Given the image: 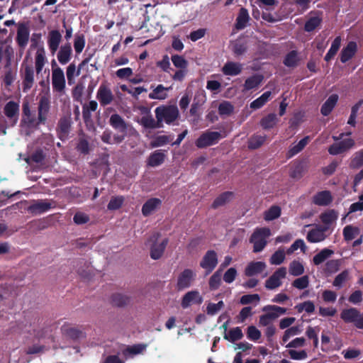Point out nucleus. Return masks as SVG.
Wrapping results in <instances>:
<instances>
[{
	"instance_id": "nucleus-27",
	"label": "nucleus",
	"mask_w": 363,
	"mask_h": 363,
	"mask_svg": "<svg viewBox=\"0 0 363 363\" xmlns=\"http://www.w3.org/2000/svg\"><path fill=\"white\" fill-rule=\"evenodd\" d=\"M51 208V203L50 202L38 200L35 201L28 208V211L32 214H40L45 213Z\"/></svg>"
},
{
	"instance_id": "nucleus-8",
	"label": "nucleus",
	"mask_w": 363,
	"mask_h": 363,
	"mask_svg": "<svg viewBox=\"0 0 363 363\" xmlns=\"http://www.w3.org/2000/svg\"><path fill=\"white\" fill-rule=\"evenodd\" d=\"M218 264V255L213 250H208L200 262V267L205 269L206 274L211 273Z\"/></svg>"
},
{
	"instance_id": "nucleus-33",
	"label": "nucleus",
	"mask_w": 363,
	"mask_h": 363,
	"mask_svg": "<svg viewBox=\"0 0 363 363\" xmlns=\"http://www.w3.org/2000/svg\"><path fill=\"white\" fill-rule=\"evenodd\" d=\"M300 60L298 51L291 50L286 55L283 63L287 67L294 68L298 66Z\"/></svg>"
},
{
	"instance_id": "nucleus-42",
	"label": "nucleus",
	"mask_w": 363,
	"mask_h": 363,
	"mask_svg": "<svg viewBox=\"0 0 363 363\" xmlns=\"http://www.w3.org/2000/svg\"><path fill=\"white\" fill-rule=\"evenodd\" d=\"M310 141V137L306 136L303 138H302L297 145L291 147L288 152L287 156L288 157H294V155L299 153L301 151L303 150V148L307 145L308 142Z\"/></svg>"
},
{
	"instance_id": "nucleus-52",
	"label": "nucleus",
	"mask_w": 363,
	"mask_h": 363,
	"mask_svg": "<svg viewBox=\"0 0 363 363\" xmlns=\"http://www.w3.org/2000/svg\"><path fill=\"white\" fill-rule=\"evenodd\" d=\"M140 124L145 128H161L158 121H155L151 115L144 116L140 119Z\"/></svg>"
},
{
	"instance_id": "nucleus-31",
	"label": "nucleus",
	"mask_w": 363,
	"mask_h": 363,
	"mask_svg": "<svg viewBox=\"0 0 363 363\" xmlns=\"http://www.w3.org/2000/svg\"><path fill=\"white\" fill-rule=\"evenodd\" d=\"M337 101H338V95L337 94H334L330 95L321 106V108H320L321 114L323 115L324 116H328L332 112L334 107L337 104Z\"/></svg>"
},
{
	"instance_id": "nucleus-16",
	"label": "nucleus",
	"mask_w": 363,
	"mask_h": 363,
	"mask_svg": "<svg viewBox=\"0 0 363 363\" xmlns=\"http://www.w3.org/2000/svg\"><path fill=\"white\" fill-rule=\"evenodd\" d=\"M29 36L30 30L28 27L24 23L20 24L17 29L16 41L22 52L28 45Z\"/></svg>"
},
{
	"instance_id": "nucleus-34",
	"label": "nucleus",
	"mask_w": 363,
	"mask_h": 363,
	"mask_svg": "<svg viewBox=\"0 0 363 363\" xmlns=\"http://www.w3.org/2000/svg\"><path fill=\"white\" fill-rule=\"evenodd\" d=\"M264 76L260 74H255L247 78L244 84V89L249 91L257 88L263 81Z\"/></svg>"
},
{
	"instance_id": "nucleus-47",
	"label": "nucleus",
	"mask_w": 363,
	"mask_h": 363,
	"mask_svg": "<svg viewBox=\"0 0 363 363\" xmlns=\"http://www.w3.org/2000/svg\"><path fill=\"white\" fill-rule=\"evenodd\" d=\"M359 229L357 227L352 226L351 225H346L343 228V237L346 242L352 240L357 235L359 234Z\"/></svg>"
},
{
	"instance_id": "nucleus-55",
	"label": "nucleus",
	"mask_w": 363,
	"mask_h": 363,
	"mask_svg": "<svg viewBox=\"0 0 363 363\" xmlns=\"http://www.w3.org/2000/svg\"><path fill=\"white\" fill-rule=\"evenodd\" d=\"M243 337V333L240 327H235L231 329L228 334L225 333L224 339L228 340L231 342H234L237 340L242 339Z\"/></svg>"
},
{
	"instance_id": "nucleus-30",
	"label": "nucleus",
	"mask_w": 363,
	"mask_h": 363,
	"mask_svg": "<svg viewBox=\"0 0 363 363\" xmlns=\"http://www.w3.org/2000/svg\"><path fill=\"white\" fill-rule=\"evenodd\" d=\"M242 69V65L238 62H228L222 68V72L225 75L236 76L241 73Z\"/></svg>"
},
{
	"instance_id": "nucleus-22",
	"label": "nucleus",
	"mask_w": 363,
	"mask_h": 363,
	"mask_svg": "<svg viewBox=\"0 0 363 363\" xmlns=\"http://www.w3.org/2000/svg\"><path fill=\"white\" fill-rule=\"evenodd\" d=\"M203 301L202 296H200L198 291H191L185 294L182 299V307L186 308L191 306L192 303L201 304Z\"/></svg>"
},
{
	"instance_id": "nucleus-49",
	"label": "nucleus",
	"mask_w": 363,
	"mask_h": 363,
	"mask_svg": "<svg viewBox=\"0 0 363 363\" xmlns=\"http://www.w3.org/2000/svg\"><path fill=\"white\" fill-rule=\"evenodd\" d=\"M166 90H169V88L164 87L162 84H159L149 94V98L151 99H165L167 97V94L164 92Z\"/></svg>"
},
{
	"instance_id": "nucleus-17",
	"label": "nucleus",
	"mask_w": 363,
	"mask_h": 363,
	"mask_svg": "<svg viewBox=\"0 0 363 363\" xmlns=\"http://www.w3.org/2000/svg\"><path fill=\"white\" fill-rule=\"evenodd\" d=\"M310 14L314 16H311L304 25V30L308 33L313 32L319 28L323 21L322 13L320 11H311Z\"/></svg>"
},
{
	"instance_id": "nucleus-10",
	"label": "nucleus",
	"mask_w": 363,
	"mask_h": 363,
	"mask_svg": "<svg viewBox=\"0 0 363 363\" xmlns=\"http://www.w3.org/2000/svg\"><path fill=\"white\" fill-rule=\"evenodd\" d=\"M52 86L54 91L62 94L66 86L65 74L60 67L52 69Z\"/></svg>"
},
{
	"instance_id": "nucleus-43",
	"label": "nucleus",
	"mask_w": 363,
	"mask_h": 363,
	"mask_svg": "<svg viewBox=\"0 0 363 363\" xmlns=\"http://www.w3.org/2000/svg\"><path fill=\"white\" fill-rule=\"evenodd\" d=\"M333 254V250L328 248H324L313 257V262L316 266L320 265Z\"/></svg>"
},
{
	"instance_id": "nucleus-35",
	"label": "nucleus",
	"mask_w": 363,
	"mask_h": 363,
	"mask_svg": "<svg viewBox=\"0 0 363 363\" xmlns=\"http://www.w3.org/2000/svg\"><path fill=\"white\" fill-rule=\"evenodd\" d=\"M61 330L63 335L72 340H77L83 335L81 330L77 328L71 327L68 324H64L61 327Z\"/></svg>"
},
{
	"instance_id": "nucleus-60",
	"label": "nucleus",
	"mask_w": 363,
	"mask_h": 363,
	"mask_svg": "<svg viewBox=\"0 0 363 363\" xmlns=\"http://www.w3.org/2000/svg\"><path fill=\"white\" fill-rule=\"evenodd\" d=\"M291 284L294 288L299 290L305 289L309 285V277L308 275L302 276L296 279Z\"/></svg>"
},
{
	"instance_id": "nucleus-2",
	"label": "nucleus",
	"mask_w": 363,
	"mask_h": 363,
	"mask_svg": "<svg viewBox=\"0 0 363 363\" xmlns=\"http://www.w3.org/2000/svg\"><path fill=\"white\" fill-rule=\"evenodd\" d=\"M270 235L269 228H262L256 229L252 234L250 242L253 243V252H259L267 245V238Z\"/></svg>"
},
{
	"instance_id": "nucleus-59",
	"label": "nucleus",
	"mask_w": 363,
	"mask_h": 363,
	"mask_svg": "<svg viewBox=\"0 0 363 363\" xmlns=\"http://www.w3.org/2000/svg\"><path fill=\"white\" fill-rule=\"evenodd\" d=\"M85 37L83 34H77L74 40V48L77 54H80L85 46Z\"/></svg>"
},
{
	"instance_id": "nucleus-23",
	"label": "nucleus",
	"mask_w": 363,
	"mask_h": 363,
	"mask_svg": "<svg viewBox=\"0 0 363 363\" xmlns=\"http://www.w3.org/2000/svg\"><path fill=\"white\" fill-rule=\"evenodd\" d=\"M266 267L267 264L264 262H251L245 267V274L247 277H251L262 272L266 269Z\"/></svg>"
},
{
	"instance_id": "nucleus-1",
	"label": "nucleus",
	"mask_w": 363,
	"mask_h": 363,
	"mask_svg": "<svg viewBox=\"0 0 363 363\" xmlns=\"http://www.w3.org/2000/svg\"><path fill=\"white\" fill-rule=\"evenodd\" d=\"M155 113L161 128L163 127V122L169 125L172 124L179 116V109L174 105L160 106L155 108Z\"/></svg>"
},
{
	"instance_id": "nucleus-9",
	"label": "nucleus",
	"mask_w": 363,
	"mask_h": 363,
	"mask_svg": "<svg viewBox=\"0 0 363 363\" xmlns=\"http://www.w3.org/2000/svg\"><path fill=\"white\" fill-rule=\"evenodd\" d=\"M4 113L6 116V119L10 125H16L19 116V105L18 103L10 101L6 104L4 108Z\"/></svg>"
},
{
	"instance_id": "nucleus-4",
	"label": "nucleus",
	"mask_w": 363,
	"mask_h": 363,
	"mask_svg": "<svg viewBox=\"0 0 363 363\" xmlns=\"http://www.w3.org/2000/svg\"><path fill=\"white\" fill-rule=\"evenodd\" d=\"M262 311L267 313L259 317V324L263 326H269L270 321L277 318L280 315L286 313V308L276 305H267L263 307Z\"/></svg>"
},
{
	"instance_id": "nucleus-24",
	"label": "nucleus",
	"mask_w": 363,
	"mask_h": 363,
	"mask_svg": "<svg viewBox=\"0 0 363 363\" xmlns=\"http://www.w3.org/2000/svg\"><path fill=\"white\" fill-rule=\"evenodd\" d=\"M333 201V197L330 191L318 192L313 197V203L320 206H328Z\"/></svg>"
},
{
	"instance_id": "nucleus-19",
	"label": "nucleus",
	"mask_w": 363,
	"mask_h": 363,
	"mask_svg": "<svg viewBox=\"0 0 363 363\" xmlns=\"http://www.w3.org/2000/svg\"><path fill=\"white\" fill-rule=\"evenodd\" d=\"M357 44L354 41H350L345 47H344L340 54V60L342 63H346L351 60L357 52Z\"/></svg>"
},
{
	"instance_id": "nucleus-21",
	"label": "nucleus",
	"mask_w": 363,
	"mask_h": 363,
	"mask_svg": "<svg viewBox=\"0 0 363 363\" xmlns=\"http://www.w3.org/2000/svg\"><path fill=\"white\" fill-rule=\"evenodd\" d=\"M62 40V35L58 30H52L48 33V45L52 55L57 50Z\"/></svg>"
},
{
	"instance_id": "nucleus-46",
	"label": "nucleus",
	"mask_w": 363,
	"mask_h": 363,
	"mask_svg": "<svg viewBox=\"0 0 363 363\" xmlns=\"http://www.w3.org/2000/svg\"><path fill=\"white\" fill-rule=\"evenodd\" d=\"M277 117L274 113H269L265 117L262 118L260 121V125L264 130H269L277 124Z\"/></svg>"
},
{
	"instance_id": "nucleus-13",
	"label": "nucleus",
	"mask_w": 363,
	"mask_h": 363,
	"mask_svg": "<svg viewBox=\"0 0 363 363\" xmlns=\"http://www.w3.org/2000/svg\"><path fill=\"white\" fill-rule=\"evenodd\" d=\"M96 99L102 107L111 104L114 100V96L111 89L104 83L100 84L97 92Z\"/></svg>"
},
{
	"instance_id": "nucleus-29",
	"label": "nucleus",
	"mask_w": 363,
	"mask_h": 363,
	"mask_svg": "<svg viewBox=\"0 0 363 363\" xmlns=\"http://www.w3.org/2000/svg\"><path fill=\"white\" fill-rule=\"evenodd\" d=\"M168 239L164 238L160 244L154 243L150 248V257L153 259H159L163 255L168 244Z\"/></svg>"
},
{
	"instance_id": "nucleus-51",
	"label": "nucleus",
	"mask_w": 363,
	"mask_h": 363,
	"mask_svg": "<svg viewBox=\"0 0 363 363\" xmlns=\"http://www.w3.org/2000/svg\"><path fill=\"white\" fill-rule=\"evenodd\" d=\"M125 201L123 196H112L107 205V208L109 211H116L120 209Z\"/></svg>"
},
{
	"instance_id": "nucleus-53",
	"label": "nucleus",
	"mask_w": 363,
	"mask_h": 363,
	"mask_svg": "<svg viewBox=\"0 0 363 363\" xmlns=\"http://www.w3.org/2000/svg\"><path fill=\"white\" fill-rule=\"evenodd\" d=\"M321 222L323 224L331 225L337 218V212L332 209L324 213H322L320 216Z\"/></svg>"
},
{
	"instance_id": "nucleus-54",
	"label": "nucleus",
	"mask_w": 363,
	"mask_h": 363,
	"mask_svg": "<svg viewBox=\"0 0 363 363\" xmlns=\"http://www.w3.org/2000/svg\"><path fill=\"white\" fill-rule=\"evenodd\" d=\"M172 139H173V136H172V135H158L153 140H152L150 142V145L152 148L161 147V146H163V145L170 143L172 140Z\"/></svg>"
},
{
	"instance_id": "nucleus-14",
	"label": "nucleus",
	"mask_w": 363,
	"mask_h": 363,
	"mask_svg": "<svg viewBox=\"0 0 363 363\" xmlns=\"http://www.w3.org/2000/svg\"><path fill=\"white\" fill-rule=\"evenodd\" d=\"M195 277L196 273L192 269H185L177 277V290L181 291L190 287L191 283L195 279Z\"/></svg>"
},
{
	"instance_id": "nucleus-6",
	"label": "nucleus",
	"mask_w": 363,
	"mask_h": 363,
	"mask_svg": "<svg viewBox=\"0 0 363 363\" xmlns=\"http://www.w3.org/2000/svg\"><path fill=\"white\" fill-rule=\"evenodd\" d=\"M23 69L21 70V77L22 79V89L23 92L29 91L34 84V69L32 65L22 64Z\"/></svg>"
},
{
	"instance_id": "nucleus-7",
	"label": "nucleus",
	"mask_w": 363,
	"mask_h": 363,
	"mask_svg": "<svg viewBox=\"0 0 363 363\" xmlns=\"http://www.w3.org/2000/svg\"><path fill=\"white\" fill-rule=\"evenodd\" d=\"M220 138V133L208 131L201 134L195 143L197 147L203 148L216 144Z\"/></svg>"
},
{
	"instance_id": "nucleus-32",
	"label": "nucleus",
	"mask_w": 363,
	"mask_h": 363,
	"mask_svg": "<svg viewBox=\"0 0 363 363\" xmlns=\"http://www.w3.org/2000/svg\"><path fill=\"white\" fill-rule=\"evenodd\" d=\"M46 62L45 52L43 47L38 48L35 57V67L36 73L40 74Z\"/></svg>"
},
{
	"instance_id": "nucleus-5",
	"label": "nucleus",
	"mask_w": 363,
	"mask_h": 363,
	"mask_svg": "<svg viewBox=\"0 0 363 363\" xmlns=\"http://www.w3.org/2000/svg\"><path fill=\"white\" fill-rule=\"evenodd\" d=\"M42 123H38V117L36 118L30 108L28 103H24L22 107V118L21 125L28 129H36Z\"/></svg>"
},
{
	"instance_id": "nucleus-56",
	"label": "nucleus",
	"mask_w": 363,
	"mask_h": 363,
	"mask_svg": "<svg viewBox=\"0 0 363 363\" xmlns=\"http://www.w3.org/2000/svg\"><path fill=\"white\" fill-rule=\"evenodd\" d=\"M281 208L278 206H272L264 212V218L270 221L279 218L281 215Z\"/></svg>"
},
{
	"instance_id": "nucleus-45",
	"label": "nucleus",
	"mask_w": 363,
	"mask_h": 363,
	"mask_svg": "<svg viewBox=\"0 0 363 363\" xmlns=\"http://www.w3.org/2000/svg\"><path fill=\"white\" fill-rule=\"evenodd\" d=\"M363 167V148L355 152L351 157L350 167L353 169Z\"/></svg>"
},
{
	"instance_id": "nucleus-50",
	"label": "nucleus",
	"mask_w": 363,
	"mask_h": 363,
	"mask_svg": "<svg viewBox=\"0 0 363 363\" xmlns=\"http://www.w3.org/2000/svg\"><path fill=\"white\" fill-rule=\"evenodd\" d=\"M289 272L294 277H298L304 273V267L301 262L293 260L289 267Z\"/></svg>"
},
{
	"instance_id": "nucleus-12",
	"label": "nucleus",
	"mask_w": 363,
	"mask_h": 363,
	"mask_svg": "<svg viewBox=\"0 0 363 363\" xmlns=\"http://www.w3.org/2000/svg\"><path fill=\"white\" fill-rule=\"evenodd\" d=\"M50 109V98L48 95L45 94L40 97L38 106V123L45 125L48 116Z\"/></svg>"
},
{
	"instance_id": "nucleus-48",
	"label": "nucleus",
	"mask_w": 363,
	"mask_h": 363,
	"mask_svg": "<svg viewBox=\"0 0 363 363\" xmlns=\"http://www.w3.org/2000/svg\"><path fill=\"white\" fill-rule=\"evenodd\" d=\"M266 140V135H253L248 140V148L256 150L260 147Z\"/></svg>"
},
{
	"instance_id": "nucleus-40",
	"label": "nucleus",
	"mask_w": 363,
	"mask_h": 363,
	"mask_svg": "<svg viewBox=\"0 0 363 363\" xmlns=\"http://www.w3.org/2000/svg\"><path fill=\"white\" fill-rule=\"evenodd\" d=\"M341 45V38L340 36H337L333 41L331 46L326 53L324 60L327 62H329L331 59H333L335 55L337 54Z\"/></svg>"
},
{
	"instance_id": "nucleus-64",
	"label": "nucleus",
	"mask_w": 363,
	"mask_h": 363,
	"mask_svg": "<svg viewBox=\"0 0 363 363\" xmlns=\"http://www.w3.org/2000/svg\"><path fill=\"white\" fill-rule=\"evenodd\" d=\"M298 248L301 249V252L305 253L306 250V246L305 245L304 241L302 239L296 240L291 247L287 250L286 253L288 255L292 254L294 251L297 250Z\"/></svg>"
},
{
	"instance_id": "nucleus-3",
	"label": "nucleus",
	"mask_w": 363,
	"mask_h": 363,
	"mask_svg": "<svg viewBox=\"0 0 363 363\" xmlns=\"http://www.w3.org/2000/svg\"><path fill=\"white\" fill-rule=\"evenodd\" d=\"M340 318L345 323H353L358 329H363V313L356 308L343 309L340 313Z\"/></svg>"
},
{
	"instance_id": "nucleus-28",
	"label": "nucleus",
	"mask_w": 363,
	"mask_h": 363,
	"mask_svg": "<svg viewBox=\"0 0 363 363\" xmlns=\"http://www.w3.org/2000/svg\"><path fill=\"white\" fill-rule=\"evenodd\" d=\"M162 204V201L157 198H151L145 201L142 207V213L144 216H150Z\"/></svg>"
},
{
	"instance_id": "nucleus-25",
	"label": "nucleus",
	"mask_w": 363,
	"mask_h": 363,
	"mask_svg": "<svg viewBox=\"0 0 363 363\" xmlns=\"http://www.w3.org/2000/svg\"><path fill=\"white\" fill-rule=\"evenodd\" d=\"M72 49L71 44L67 43L60 48L57 57L61 65H66L71 60Z\"/></svg>"
},
{
	"instance_id": "nucleus-41",
	"label": "nucleus",
	"mask_w": 363,
	"mask_h": 363,
	"mask_svg": "<svg viewBox=\"0 0 363 363\" xmlns=\"http://www.w3.org/2000/svg\"><path fill=\"white\" fill-rule=\"evenodd\" d=\"M111 300L113 306L123 307L129 303L130 298L123 294L116 293L111 296Z\"/></svg>"
},
{
	"instance_id": "nucleus-11",
	"label": "nucleus",
	"mask_w": 363,
	"mask_h": 363,
	"mask_svg": "<svg viewBox=\"0 0 363 363\" xmlns=\"http://www.w3.org/2000/svg\"><path fill=\"white\" fill-rule=\"evenodd\" d=\"M286 275V268L284 267L277 269L265 281V287L269 290L275 289L282 284L281 279Z\"/></svg>"
},
{
	"instance_id": "nucleus-44",
	"label": "nucleus",
	"mask_w": 363,
	"mask_h": 363,
	"mask_svg": "<svg viewBox=\"0 0 363 363\" xmlns=\"http://www.w3.org/2000/svg\"><path fill=\"white\" fill-rule=\"evenodd\" d=\"M272 92L270 91H265L250 103V108L255 110L262 108L269 101Z\"/></svg>"
},
{
	"instance_id": "nucleus-26",
	"label": "nucleus",
	"mask_w": 363,
	"mask_h": 363,
	"mask_svg": "<svg viewBox=\"0 0 363 363\" xmlns=\"http://www.w3.org/2000/svg\"><path fill=\"white\" fill-rule=\"evenodd\" d=\"M166 155L164 150H157L152 152L147 158V164L150 167H158L165 160Z\"/></svg>"
},
{
	"instance_id": "nucleus-37",
	"label": "nucleus",
	"mask_w": 363,
	"mask_h": 363,
	"mask_svg": "<svg viewBox=\"0 0 363 363\" xmlns=\"http://www.w3.org/2000/svg\"><path fill=\"white\" fill-rule=\"evenodd\" d=\"M233 197V193L232 191H225L215 199L211 204V208L216 209L220 206H223L229 202Z\"/></svg>"
},
{
	"instance_id": "nucleus-63",
	"label": "nucleus",
	"mask_w": 363,
	"mask_h": 363,
	"mask_svg": "<svg viewBox=\"0 0 363 363\" xmlns=\"http://www.w3.org/2000/svg\"><path fill=\"white\" fill-rule=\"evenodd\" d=\"M172 62L174 67L179 69H186L188 66V62L185 60L183 56L179 55H173L171 57Z\"/></svg>"
},
{
	"instance_id": "nucleus-39",
	"label": "nucleus",
	"mask_w": 363,
	"mask_h": 363,
	"mask_svg": "<svg viewBox=\"0 0 363 363\" xmlns=\"http://www.w3.org/2000/svg\"><path fill=\"white\" fill-rule=\"evenodd\" d=\"M328 235H323L317 228L308 231L306 240L311 243L320 242L326 239Z\"/></svg>"
},
{
	"instance_id": "nucleus-36",
	"label": "nucleus",
	"mask_w": 363,
	"mask_h": 363,
	"mask_svg": "<svg viewBox=\"0 0 363 363\" xmlns=\"http://www.w3.org/2000/svg\"><path fill=\"white\" fill-rule=\"evenodd\" d=\"M249 20L250 16L248 11L245 8H241L236 18L235 28L238 30L245 28Z\"/></svg>"
},
{
	"instance_id": "nucleus-15",
	"label": "nucleus",
	"mask_w": 363,
	"mask_h": 363,
	"mask_svg": "<svg viewBox=\"0 0 363 363\" xmlns=\"http://www.w3.org/2000/svg\"><path fill=\"white\" fill-rule=\"evenodd\" d=\"M71 126L72 120L69 116H65L60 118L57 127V135L62 141L68 138Z\"/></svg>"
},
{
	"instance_id": "nucleus-57",
	"label": "nucleus",
	"mask_w": 363,
	"mask_h": 363,
	"mask_svg": "<svg viewBox=\"0 0 363 363\" xmlns=\"http://www.w3.org/2000/svg\"><path fill=\"white\" fill-rule=\"evenodd\" d=\"M350 273L347 269L343 270L341 273L337 274L333 282V285L337 288H341L343 284L349 279Z\"/></svg>"
},
{
	"instance_id": "nucleus-20",
	"label": "nucleus",
	"mask_w": 363,
	"mask_h": 363,
	"mask_svg": "<svg viewBox=\"0 0 363 363\" xmlns=\"http://www.w3.org/2000/svg\"><path fill=\"white\" fill-rule=\"evenodd\" d=\"M110 125L122 134H126L128 125L118 113L112 114L109 119Z\"/></svg>"
},
{
	"instance_id": "nucleus-62",
	"label": "nucleus",
	"mask_w": 363,
	"mask_h": 363,
	"mask_svg": "<svg viewBox=\"0 0 363 363\" xmlns=\"http://www.w3.org/2000/svg\"><path fill=\"white\" fill-rule=\"evenodd\" d=\"M285 259V252L284 250L279 249L270 257V263L274 265L281 264Z\"/></svg>"
},
{
	"instance_id": "nucleus-61",
	"label": "nucleus",
	"mask_w": 363,
	"mask_h": 363,
	"mask_svg": "<svg viewBox=\"0 0 363 363\" xmlns=\"http://www.w3.org/2000/svg\"><path fill=\"white\" fill-rule=\"evenodd\" d=\"M234 111V106L229 101H223L218 106V113L220 116H230Z\"/></svg>"
},
{
	"instance_id": "nucleus-38",
	"label": "nucleus",
	"mask_w": 363,
	"mask_h": 363,
	"mask_svg": "<svg viewBox=\"0 0 363 363\" xmlns=\"http://www.w3.org/2000/svg\"><path fill=\"white\" fill-rule=\"evenodd\" d=\"M306 169V162L303 161H298L294 164L291 172L290 177L294 179H300L302 177L303 173Z\"/></svg>"
},
{
	"instance_id": "nucleus-58",
	"label": "nucleus",
	"mask_w": 363,
	"mask_h": 363,
	"mask_svg": "<svg viewBox=\"0 0 363 363\" xmlns=\"http://www.w3.org/2000/svg\"><path fill=\"white\" fill-rule=\"evenodd\" d=\"M221 269L217 270L210 278L208 284L211 290L218 289L221 282Z\"/></svg>"
},
{
	"instance_id": "nucleus-18",
	"label": "nucleus",
	"mask_w": 363,
	"mask_h": 363,
	"mask_svg": "<svg viewBox=\"0 0 363 363\" xmlns=\"http://www.w3.org/2000/svg\"><path fill=\"white\" fill-rule=\"evenodd\" d=\"M13 54L14 50L10 45H6L4 42L0 41V63L5 59V68L11 66Z\"/></svg>"
}]
</instances>
